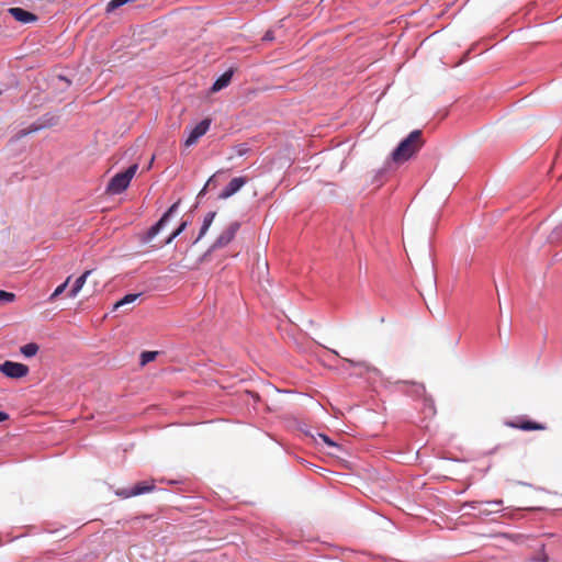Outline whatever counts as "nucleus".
I'll return each mask as SVG.
<instances>
[{"label": "nucleus", "instance_id": "4468645a", "mask_svg": "<svg viewBox=\"0 0 562 562\" xmlns=\"http://www.w3.org/2000/svg\"><path fill=\"white\" fill-rule=\"evenodd\" d=\"M215 216H216V212H210L206 214V216L204 217L202 227L200 229L199 236L195 239V243L199 241L206 234V232L209 231L210 226L212 225Z\"/></svg>", "mask_w": 562, "mask_h": 562}, {"label": "nucleus", "instance_id": "aec40b11", "mask_svg": "<svg viewBox=\"0 0 562 562\" xmlns=\"http://www.w3.org/2000/svg\"><path fill=\"white\" fill-rule=\"evenodd\" d=\"M188 222H182L179 227L168 237L166 244H170L177 236H179L187 227Z\"/></svg>", "mask_w": 562, "mask_h": 562}, {"label": "nucleus", "instance_id": "20e7f679", "mask_svg": "<svg viewBox=\"0 0 562 562\" xmlns=\"http://www.w3.org/2000/svg\"><path fill=\"white\" fill-rule=\"evenodd\" d=\"M240 225L238 222L229 223L215 239L211 246V250H216L227 246L236 236Z\"/></svg>", "mask_w": 562, "mask_h": 562}, {"label": "nucleus", "instance_id": "4be33fe9", "mask_svg": "<svg viewBox=\"0 0 562 562\" xmlns=\"http://www.w3.org/2000/svg\"><path fill=\"white\" fill-rule=\"evenodd\" d=\"M344 360L346 362L350 363L351 366L369 369V364L367 362H364V361H353V360H350V359H347V358H345Z\"/></svg>", "mask_w": 562, "mask_h": 562}, {"label": "nucleus", "instance_id": "6ab92c4d", "mask_svg": "<svg viewBox=\"0 0 562 562\" xmlns=\"http://www.w3.org/2000/svg\"><path fill=\"white\" fill-rule=\"evenodd\" d=\"M14 300H15L14 293L0 290V302L1 303H12Z\"/></svg>", "mask_w": 562, "mask_h": 562}, {"label": "nucleus", "instance_id": "9d476101", "mask_svg": "<svg viewBox=\"0 0 562 562\" xmlns=\"http://www.w3.org/2000/svg\"><path fill=\"white\" fill-rule=\"evenodd\" d=\"M179 204H180V201H177L176 203H173L167 210V212L161 216V218L154 226L150 227V229L148 231V236L150 238L156 236L166 226V224L170 221V218L177 212Z\"/></svg>", "mask_w": 562, "mask_h": 562}, {"label": "nucleus", "instance_id": "39448f33", "mask_svg": "<svg viewBox=\"0 0 562 562\" xmlns=\"http://www.w3.org/2000/svg\"><path fill=\"white\" fill-rule=\"evenodd\" d=\"M0 371L12 379H20L29 373V367L13 361H4L0 364Z\"/></svg>", "mask_w": 562, "mask_h": 562}, {"label": "nucleus", "instance_id": "423d86ee", "mask_svg": "<svg viewBox=\"0 0 562 562\" xmlns=\"http://www.w3.org/2000/svg\"><path fill=\"white\" fill-rule=\"evenodd\" d=\"M212 120L204 119L198 125L192 127L189 132L187 139L184 140L186 147H191L198 143V140L206 134L211 126Z\"/></svg>", "mask_w": 562, "mask_h": 562}, {"label": "nucleus", "instance_id": "ddd939ff", "mask_svg": "<svg viewBox=\"0 0 562 562\" xmlns=\"http://www.w3.org/2000/svg\"><path fill=\"white\" fill-rule=\"evenodd\" d=\"M92 271L91 270H87L85 271L76 281H75V284L74 286L71 288V290L69 291L68 295L70 297H75L77 296V294L81 291L83 284L86 283L87 281V278L90 276Z\"/></svg>", "mask_w": 562, "mask_h": 562}, {"label": "nucleus", "instance_id": "7ed1b4c3", "mask_svg": "<svg viewBox=\"0 0 562 562\" xmlns=\"http://www.w3.org/2000/svg\"><path fill=\"white\" fill-rule=\"evenodd\" d=\"M469 506L473 509H477L479 515L481 516H488L494 513H498L502 510L503 501L495 499V501H486V502H480V501H472L463 504V507Z\"/></svg>", "mask_w": 562, "mask_h": 562}, {"label": "nucleus", "instance_id": "412c9836", "mask_svg": "<svg viewBox=\"0 0 562 562\" xmlns=\"http://www.w3.org/2000/svg\"><path fill=\"white\" fill-rule=\"evenodd\" d=\"M318 438L330 448H339V446L334 442L327 435L318 434Z\"/></svg>", "mask_w": 562, "mask_h": 562}, {"label": "nucleus", "instance_id": "f8f14e48", "mask_svg": "<svg viewBox=\"0 0 562 562\" xmlns=\"http://www.w3.org/2000/svg\"><path fill=\"white\" fill-rule=\"evenodd\" d=\"M233 77V70L229 69L225 71L212 86L211 90L212 92H217L225 87H227L232 80Z\"/></svg>", "mask_w": 562, "mask_h": 562}, {"label": "nucleus", "instance_id": "2eb2a0df", "mask_svg": "<svg viewBox=\"0 0 562 562\" xmlns=\"http://www.w3.org/2000/svg\"><path fill=\"white\" fill-rule=\"evenodd\" d=\"M38 345L35 342H30L21 347V353L27 358L33 357L38 351Z\"/></svg>", "mask_w": 562, "mask_h": 562}, {"label": "nucleus", "instance_id": "f257e3e1", "mask_svg": "<svg viewBox=\"0 0 562 562\" xmlns=\"http://www.w3.org/2000/svg\"><path fill=\"white\" fill-rule=\"evenodd\" d=\"M424 145L420 130H415L403 139L392 153V159L395 162H404L413 157Z\"/></svg>", "mask_w": 562, "mask_h": 562}, {"label": "nucleus", "instance_id": "a211bd4d", "mask_svg": "<svg viewBox=\"0 0 562 562\" xmlns=\"http://www.w3.org/2000/svg\"><path fill=\"white\" fill-rule=\"evenodd\" d=\"M158 352L157 351H144L142 355H140V363L142 366H145L147 364L148 362L153 361L156 359Z\"/></svg>", "mask_w": 562, "mask_h": 562}, {"label": "nucleus", "instance_id": "dca6fc26", "mask_svg": "<svg viewBox=\"0 0 562 562\" xmlns=\"http://www.w3.org/2000/svg\"><path fill=\"white\" fill-rule=\"evenodd\" d=\"M70 279L71 277H68L64 283H61L60 285H58L55 291L50 294V296L48 297V301L49 302H54L65 290L66 288L68 286L69 282H70Z\"/></svg>", "mask_w": 562, "mask_h": 562}, {"label": "nucleus", "instance_id": "5701e85b", "mask_svg": "<svg viewBox=\"0 0 562 562\" xmlns=\"http://www.w3.org/2000/svg\"><path fill=\"white\" fill-rule=\"evenodd\" d=\"M9 418V415L4 412H0V423Z\"/></svg>", "mask_w": 562, "mask_h": 562}, {"label": "nucleus", "instance_id": "b1692460", "mask_svg": "<svg viewBox=\"0 0 562 562\" xmlns=\"http://www.w3.org/2000/svg\"><path fill=\"white\" fill-rule=\"evenodd\" d=\"M212 181H213V177H212V178H210V179L207 180V182H206L205 187L202 189V191L200 192V194H203V193L205 192L206 187H207V186H210V184L212 183Z\"/></svg>", "mask_w": 562, "mask_h": 562}, {"label": "nucleus", "instance_id": "f03ea898", "mask_svg": "<svg viewBox=\"0 0 562 562\" xmlns=\"http://www.w3.org/2000/svg\"><path fill=\"white\" fill-rule=\"evenodd\" d=\"M138 169L137 164H133L125 171L116 173L108 183L106 192L110 194H120L125 191Z\"/></svg>", "mask_w": 562, "mask_h": 562}, {"label": "nucleus", "instance_id": "9b49d317", "mask_svg": "<svg viewBox=\"0 0 562 562\" xmlns=\"http://www.w3.org/2000/svg\"><path fill=\"white\" fill-rule=\"evenodd\" d=\"M506 425L512 427V428H516V429H520V430H526V431H529V430H543V429H546L544 425L536 423V422H531V420L507 422Z\"/></svg>", "mask_w": 562, "mask_h": 562}, {"label": "nucleus", "instance_id": "f3484780", "mask_svg": "<svg viewBox=\"0 0 562 562\" xmlns=\"http://www.w3.org/2000/svg\"><path fill=\"white\" fill-rule=\"evenodd\" d=\"M139 296V294H127L125 295L123 299H121L120 301H117L115 304H114V308H119L123 305H126V304H130V303H133L136 301V299Z\"/></svg>", "mask_w": 562, "mask_h": 562}, {"label": "nucleus", "instance_id": "0eeeda50", "mask_svg": "<svg viewBox=\"0 0 562 562\" xmlns=\"http://www.w3.org/2000/svg\"><path fill=\"white\" fill-rule=\"evenodd\" d=\"M155 484L151 480L150 482H139L135 484V486L132 490L127 488H121L115 492L117 496H121L123 498H128L133 496H138L140 494L149 493L154 491Z\"/></svg>", "mask_w": 562, "mask_h": 562}, {"label": "nucleus", "instance_id": "6e6552de", "mask_svg": "<svg viewBox=\"0 0 562 562\" xmlns=\"http://www.w3.org/2000/svg\"><path fill=\"white\" fill-rule=\"evenodd\" d=\"M248 178L240 176L233 178L228 184L221 191L218 199L226 200L237 193L246 183Z\"/></svg>", "mask_w": 562, "mask_h": 562}, {"label": "nucleus", "instance_id": "1a4fd4ad", "mask_svg": "<svg viewBox=\"0 0 562 562\" xmlns=\"http://www.w3.org/2000/svg\"><path fill=\"white\" fill-rule=\"evenodd\" d=\"M8 13L19 23L21 24H30L35 23L38 20V16L30 11H26L19 7H12L8 9Z\"/></svg>", "mask_w": 562, "mask_h": 562}, {"label": "nucleus", "instance_id": "393cba45", "mask_svg": "<svg viewBox=\"0 0 562 562\" xmlns=\"http://www.w3.org/2000/svg\"><path fill=\"white\" fill-rule=\"evenodd\" d=\"M263 40H267V41L272 40V35H271V33H270V32H268V33L265 35Z\"/></svg>", "mask_w": 562, "mask_h": 562}, {"label": "nucleus", "instance_id": "a878e982", "mask_svg": "<svg viewBox=\"0 0 562 562\" xmlns=\"http://www.w3.org/2000/svg\"><path fill=\"white\" fill-rule=\"evenodd\" d=\"M331 352L335 353L336 356H338V351L331 350Z\"/></svg>", "mask_w": 562, "mask_h": 562}]
</instances>
